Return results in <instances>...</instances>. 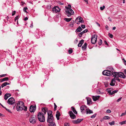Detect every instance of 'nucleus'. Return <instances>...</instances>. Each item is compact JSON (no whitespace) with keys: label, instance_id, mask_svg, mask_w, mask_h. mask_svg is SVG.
<instances>
[{"label":"nucleus","instance_id":"nucleus-1","mask_svg":"<svg viewBox=\"0 0 126 126\" xmlns=\"http://www.w3.org/2000/svg\"><path fill=\"white\" fill-rule=\"evenodd\" d=\"M44 114L42 112H39L37 115L38 119L39 121L41 122H44L45 121Z\"/></svg>","mask_w":126,"mask_h":126},{"label":"nucleus","instance_id":"nucleus-2","mask_svg":"<svg viewBox=\"0 0 126 126\" xmlns=\"http://www.w3.org/2000/svg\"><path fill=\"white\" fill-rule=\"evenodd\" d=\"M65 8L66 14L68 16L70 17L74 15V12L72 9L68 7H65Z\"/></svg>","mask_w":126,"mask_h":126},{"label":"nucleus","instance_id":"nucleus-3","mask_svg":"<svg viewBox=\"0 0 126 126\" xmlns=\"http://www.w3.org/2000/svg\"><path fill=\"white\" fill-rule=\"evenodd\" d=\"M113 77L117 78H119L118 77L121 78H124L125 77V76L124 73L122 72H114Z\"/></svg>","mask_w":126,"mask_h":126},{"label":"nucleus","instance_id":"nucleus-4","mask_svg":"<svg viewBox=\"0 0 126 126\" xmlns=\"http://www.w3.org/2000/svg\"><path fill=\"white\" fill-rule=\"evenodd\" d=\"M114 72L113 71L111 72L109 71L108 70H105L103 72L102 74L104 75L109 76L113 75V76Z\"/></svg>","mask_w":126,"mask_h":126},{"label":"nucleus","instance_id":"nucleus-5","mask_svg":"<svg viewBox=\"0 0 126 126\" xmlns=\"http://www.w3.org/2000/svg\"><path fill=\"white\" fill-rule=\"evenodd\" d=\"M111 79V82L110 83V85L112 86H114L115 83H117V81L120 82V79L119 78H117L115 77Z\"/></svg>","mask_w":126,"mask_h":126},{"label":"nucleus","instance_id":"nucleus-6","mask_svg":"<svg viewBox=\"0 0 126 126\" xmlns=\"http://www.w3.org/2000/svg\"><path fill=\"white\" fill-rule=\"evenodd\" d=\"M36 117L35 116L32 115L30 117L29 121L30 123L33 124L36 123Z\"/></svg>","mask_w":126,"mask_h":126},{"label":"nucleus","instance_id":"nucleus-7","mask_svg":"<svg viewBox=\"0 0 126 126\" xmlns=\"http://www.w3.org/2000/svg\"><path fill=\"white\" fill-rule=\"evenodd\" d=\"M18 106H20L21 107H23V108H25L24 109V110L25 111L27 110V107L25 106L24 104V103L22 101H18L17 103V105Z\"/></svg>","mask_w":126,"mask_h":126},{"label":"nucleus","instance_id":"nucleus-8","mask_svg":"<svg viewBox=\"0 0 126 126\" xmlns=\"http://www.w3.org/2000/svg\"><path fill=\"white\" fill-rule=\"evenodd\" d=\"M84 22L83 19L81 17H78L75 20V22L77 24H79L80 23H82Z\"/></svg>","mask_w":126,"mask_h":126},{"label":"nucleus","instance_id":"nucleus-9","mask_svg":"<svg viewBox=\"0 0 126 126\" xmlns=\"http://www.w3.org/2000/svg\"><path fill=\"white\" fill-rule=\"evenodd\" d=\"M54 119L53 116H48L47 121L48 123H49V124L54 123Z\"/></svg>","mask_w":126,"mask_h":126},{"label":"nucleus","instance_id":"nucleus-10","mask_svg":"<svg viewBox=\"0 0 126 126\" xmlns=\"http://www.w3.org/2000/svg\"><path fill=\"white\" fill-rule=\"evenodd\" d=\"M97 37V36H96L95 34L92 36L91 39V42L92 44H94L96 42Z\"/></svg>","mask_w":126,"mask_h":126},{"label":"nucleus","instance_id":"nucleus-11","mask_svg":"<svg viewBox=\"0 0 126 126\" xmlns=\"http://www.w3.org/2000/svg\"><path fill=\"white\" fill-rule=\"evenodd\" d=\"M111 89L110 88L107 89L108 93L110 95H113L115 93H117L118 91V90H116L114 91H112V92L111 91Z\"/></svg>","mask_w":126,"mask_h":126},{"label":"nucleus","instance_id":"nucleus-12","mask_svg":"<svg viewBox=\"0 0 126 126\" xmlns=\"http://www.w3.org/2000/svg\"><path fill=\"white\" fill-rule=\"evenodd\" d=\"M15 102L14 99L13 97H11L8 100L7 103L9 105H13Z\"/></svg>","mask_w":126,"mask_h":126},{"label":"nucleus","instance_id":"nucleus-13","mask_svg":"<svg viewBox=\"0 0 126 126\" xmlns=\"http://www.w3.org/2000/svg\"><path fill=\"white\" fill-rule=\"evenodd\" d=\"M69 114L72 119H74L76 118V116L73 113L72 111H69Z\"/></svg>","mask_w":126,"mask_h":126},{"label":"nucleus","instance_id":"nucleus-14","mask_svg":"<svg viewBox=\"0 0 126 126\" xmlns=\"http://www.w3.org/2000/svg\"><path fill=\"white\" fill-rule=\"evenodd\" d=\"M52 11L54 13H57L60 11V9L57 6L55 7L52 8Z\"/></svg>","mask_w":126,"mask_h":126},{"label":"nucleus","instance_id":"nucleus-15","mask_svg":"<svg viewBox=\"0 0 126 126\" xmlns=\"http://www.w3.org/2000/svg\"><path fill=\"white\" fill-rule=\"evenodd\" d=\"M82 120V119H78L76 120H73L72 122L74 124H78L80 123Z\"/></svg>","mask_w":126,"mask_h":126},{"label":"nucleus","instance_id":"nucleus-16","mask_svg":"<svg viewBox=\"0 0 126 126\" xmlns=\"http://www.w3.org/2000/svg\"><path fill=\"white\" fill-rule=\"evenodd\" d=\"M36 108L35 107L33 106H30L29 110L31 112H34Z\"/></svg>","mask_w":126,"mask_h":126},{"label":"nucleus","instance_id":"nucleus-17","mask_svg":"<svg viewBox=\"0 0 126 126\" xmlns=\"http://www.w3.org/2000/svg\"><path fill=\"white\" fill-rule=\"evenodd\" d=\"M16 110L18 111L24 110L25 108L23 107H21L20 106L17 105L16 107Z\"/></svg>","mask_w":126,"mask_h":126},{"label":"nucleus","instance_id":"nucleus-18","mask_svg":"<svg viewBox=\"0 0 126 126\" xmlns=\"http://www.w3.org/2000/svg\"><path fill=\"white\" fill-rule=\"evenodd\" d=\"M11 95L10 93H6L4 95V99L5 100H7L8 97H10Z\"/></svg>","mask_w":126,"mask_h":126},{"label":"nucleus","instance_id":"nucleus-19","mask_svg":"<svg viewBox=\"0 0 126 126\" xmlns=\"http://www.w3.org/2000/svg\"><path fill=\"white\" fill-rule=\"evenodd\" d=\"M99 97L100 96L99 95L97 96H92V98L94 101H95L99 98Z\"/></svg>","mask_w":126,"mask_h":126},{"label":"nucleus","instance_id":"nucleus-20","mask_svg":"<svg viewBox=\"0 0 126 126\" xmlns=\"http://www.w3.org/2000/svg\"><path fill=\"white\" fill-rule=\"evenodd\" d=\"M47 111V108H42V111L44 113V115L46 114Z\"/></svg>","mask_w":126,"mask_h":126},{"label":"nucleus","instance_id":"nucleus-21","mask_svg":"<svg viewBox=\"0 0 126 126\" xmlns=\"http://www.w3.org/2000/svg\"><path fill=\"white\" fill-rule=\"evenodd\" d=\"M86 98L87 100L88 104H90L92 103L91 99L90 98L86 97Z\"/></svg>","mask_w":126,"mask_h":126},{"label":"nucleus","instance_id":"nucleus-22","mask_svg":"<svg viewBox=\"0 0 126 126\" xmlns=\"http://www.w3.org/2000/svg\"><path fill=\"white\" fill-rule=\"evenodd\" d=\"M60 115V113L58 111H57L56 112V117L57 120H59V116Z\"/></svg>","mask_w":126,"mask_h":126},{"label":"nucleus","instance_id":"nucleus-23","mask_svg":"<svg viewBox=\"0 0 126 126\" xmlns=\"http://www.w3.org/2000/svg\"><path fill=\"white\" fill-rule=\"evenodd\" d=\"M84 40H81L79 42L78 45V46L79 47H81L82 44L83 43Z\"/></svg>","mask_w":126,"mask_h":126},{"label":"nucleus","instance_id":"nucleus-24","mask_svg":"<svg viewBox=\"0 0 126 126\" xmlns=\"http://www.w3.org/2000/svg\"><path fill=\"white\" fill-rule=\"evenodd\" d=\"M74 20H72L70 24L69 25V26L70 27H72L74 26Z\"/></svg>","mask_w":126,"mask_h":126},{"label":"nucleus","instance_id":"nucleus-25","mask_svg":"<svg viewBox=\"0 0 126 126\" xmlns=\"http://www.w3.org/2000/svg\"><path fill=\"white\" fill-rule=\"evenodd\" d=\"M86 113L87 114L93 113V111L92 110H90L89 109H86Z\"/></svg>","mask_w":126,"mask_h":126},{"label":"nucleus","instance_id":"nucleus-26","mask_svg":"<svg viewBox=\"0 0 126 126\" xmlns=\"http://www.w3.org/2000/svg\"><path fill=\"white\" fill-rule=\"evenodd\" d=\"M48 116H53L52 114V111L51 110H49L47 111Z\"/></svg>","mask_w":126,"mask_h":126},{"label":"nucleus","instance_id":"nucleus-27","mask_svg":"<svg viewBox=\"0 0 126 126\" xmlns=\"http://www.w3.org/2000/svg\"><path fill=\"white\" fill-rule=\"evenodd\" d=\"M71 109L73 111V112L75 114H77V112L75 109V108L72 107H71Z\"/></svg>","mask_w":126,"mask_h":126},{"label":"nucleus","instance_id":"nucleus-28","mask_svg":"<svg viewBox=\"0 0 126 126\" xmlns=\"http://www.w3.org/2000/svg\"><path fill=\"white\" fill-rule=\"evenodd\" d=\"M9 84L7 82H5L3 83L1 85V87L2 88H3L4 87L6 86L7 85H9Z\"/></svg>","mask_w":126,"mask_h":126},{"label":"nucleus","instance_id":"nucleus-29","mask_svg":"<svg viewBox=\"0 0 126 126\" xmlns=\"http://www.w3.org/2000/svg\"><path fill=\"white\" fill-rule=\"evenodd\" d=\"M86 108V107L85 106H82L80 108V110L81 111H82L83 110Z\"/></svg>","mask_w":126,"mask_h":126},{"label":"nucleus","instance_id":"nucleus-30","mask_svg":"<svg viewBox=\"0 0 126 126\" xmlns=\"http://www.w3.org/2000/svg\"><path fill=\"white\" fill-rule=\"evenodd\" d=\"M72 19V18H65L64 19V20L65 21H66L67 22H68L70 21Z\"/></svg>","mask_w":126,"mask_h":126},{"label":"nucleus","instance_id":"nucleus-31","mask_svg":"<svg viewBox=\"0 0 126 126\" xmlns=\"http://www.w3.org/2000/svg\"><path fill=\"white\" fill-rule=\"evenodd\" d=\"M87 45V43H85L82 47V48L83 49V50H85L86 49Z\"/></svg>","mask_w":126,"mask_h":126},{"label":"nucleus","instance_id":"nucleus-32","mask_svg":"<svg viewBox=\"0 0 126 126\" xmlns=\"http://www.w3.org/2000/svg\"><path fill=\"white\" fill-rule=\"evenodd\" d=\"M82 29L80 27H79L76 30L77 32H79L82 31Z\"/></svg>","mask_w":126,"mask_h":126},{"label":"nucleus","instance_id":"nucleus-33","mask_svg":"<svg viewBox=\"0 0 126 126\" xmlns=\"http://www.w3.org/2000/svg\"><path fill=\"white\" fill-rule=\"evenodd\" d=\"M119 124H120L121 125H122L124 124H126V120L125 121H122V122H120L119 123Z\"/></svg>","mask_w":126,"mask_h":126},{"label":"nucleus","instance_id":"nucleus-34","mask_svg":"<svg viewBox=\"0 0 126 126\" xmlns=\"http://www.w3.org/2000/svg\"><path fill=\"white\" fill-rule=\"evenodd\" d=\"M108 70L109 71H113V68L112 67H110V66H109V67H108Z\"/></svg>","mask_w":126,"mask_h":126},{"label":"nucleus","instance_id":"nucleus-35","mask_svg":"<svg viewBox=\"0 0 126 126\" xmlns=\"http://www.w3.org/2000/svg\"><path fill=\"white\" fill-rule=\"evenodd\" d=\"M110 119V117L108 116H105L103 117V119L105 120H108Z\"/></svg>","mask_w":126,"mask_h":126},{"label":"nucleus","instance_id":"nucleus-36","mask_svg":"<svg viewBox=\"0 0 126 126\" xmlns=\"http://www.w3.org/2000/svg\"><path fill=\"white\" fill-rule=\"evenodd\" d=\"M48 126H56L55 123H52L49 124Z\"/></svg>","mask_w":126,"mask_h":126},{"label":"nucleus","instance_id":"nucleus-37","mask_svg":"<svg viewBox=\"0 0 126 126\" xmlns=\"http://www.w3.org/2000/svg\"><path fill=\"white\" fill-rule=\"evenodd\" d=\"M8 80V77H5V78H3V79H2V81H6Z\"/></svg>","mask_w":126,"mask_h":126},{"label":"nucleus","instance_id":"nucleus-38","mask_svg":"<svg viewBox=\"0 0 126 126\" xmlns=\"http://www.w3.org/2000/svg\"><path fill=\"white\" fill-rule=\"evenodd\" d=\"M115 122L114 121H113L109 123V124L110 125L112 126V125H114L115 124Z\"/></svg>","mask_w":126,"mask_h":126},{"label":"nucleus","instance_id":"nucleus-39","mask_svg":"<svg viewBox=\"0 0 126 126\" xmlns=\"http://www.w3.org/2000/svg\"><path fill=\"white\" fill-rule=\"evenodd\" d=\"M102 40L100 39L99 40V41L98 42V44L100 45H101L102 44Z\"/></svg>","mask_w":126,"mask_h":126},{"label":"nucleus","instance_id":"nucleus-40","mask_svg":"<svg viewBox=\"0 0 126 126\" xmlns=\"http://www.w3.org/2000/svg\"><path fill=\"white\" fill-rule=\"evenodd\" d=\"M105 6L104 5H103L102 7H100V8L101 10H103L105 8Z\"/></svg>","mask_w":126,"mask_h":126},{"label":"nucleus","instance_id":"nucleus-41","mask_svg":"<svg viewBox=\"0 0 126 126\" xmlns=\"http://www.w3.org/2000/svg\"><path fill=\"white\" fill-rule=\"evenodd\" d=\"M84 33V32H83L82 31V32H81L79 33V36L80 37H81L82 36V35Z\"/></svg>","mask_w":126,"mask_h":126},{"label":"nucleus","instance_id":"nucleus-42","mask_svg":"<svg viewBox=\"0 0 126 126\" xmlns=\"http://www.w3.org/2000/svg\"><path fill=\"white\" fill-rule=\"evenodd\" d=\"M72 50L71 48H70L69 50H68V52L69 54H71L72 52Z\"/></svg>","mask_w":126,"mask_h":126},{"label":"nucleus","instance_id":"nucleus-43","mask_svg":"<svg viewBox=\"0 0 126 126\" xmlns=\"http://www.w3.org/2000/svg\"><path fill=\"white\" fill-rule=\"evenodd\" d=\"M109 37L111 38H112L113 37V35L111 34H110V33H109Z\"/></svg>","mask_w":126,"mask_h":126},{"label":"nucleus","instance_id":"nucleus-44","mask_svg":"<svg viewBox=\"0 0 126 126\" xmlns=\"http://www.w3.org/2000/svg\"><path fill=\"white\" fill-rule=\"evenodd\" d=\"M27 9H28V8H27V7H25L23 9V10L24 12H27L26 10Z\"/></svg>","mask_w":126,"mask_h":126},{"label":"nucleus","instance_id":"nucleus-45","mask_svg":"<svg viewBox=\"0 0 126 126\" xmlns=\"http://www.w3.org/2000/svg\"><path fill=\"white\" fill-rule=\"evenodd\" d=\"M96 115V114H94L92 115V116H91V118H94L95 117Z\"/></svg>","mask_w":126,"mask_h":126},{"label":"nucleus","instance_id":"nucleus-46","mask_svg":"<svg viewBox=\"0 0 126 126\" xmlns=\"http://www.w3.org/2000/svg\"><path fill=\"white\" fill-rule=\"evenodd\" d=\"M54 110H56V108L57 107V106L56 105L55 103H54Z\"/></svg>","mask_w":126,"mask_h":126},{"label":"nucleus","instance_id":"nucleus-47","mask_svg":"<svg viewBox=\"0 0 126 126\" xmlns=\"http://www.w3.org/2000/svg\"><path fill=\"white\" fill-rule=\"evenodd\" d=\"M106 112L108 113H110L111 111L109 109H108L106 111Z\"/></svg>","mask_w":126,"mask_h":126},{"label":"nucleus","instance_id":"nucleus-48","mask_svg":"<svg viewBox=\"0 0 126 126\" xmlns=\"http://www.w3.org/2000/svg\"><path fill=\"white\" fill-rule=\"evenodd\" d=\"M122 98L121 97L119 98L117 100V102H119L122 99Z\"/></svg>","mask_w":126,"mask_h":126},{"label":"nucleus","instance_id":"nucleus-49","mask_svg":"<svg viewBox=\"0 0 126 126\" xmlns=\"http://www.w3.org/2000/svg\"><path fill=\"white\" fill-rule=\"evenodd\" d=\"M81 27L82 28L84 29L85 28V26L84 25H82Z\"/></svg>","mask_w":126,"mask_h":126},{"label":"nucleus","instance_id":"nucleus-50","mask_svg":"<svg viewBox=\"0 0 126 126\" xmlns=\"http://www.w3.org/2000/svg\"><path fill=\"white\" fill-rule=\"evenodd\" d=\"M126 112H125V113H122V114L121 116H124V115H126Z\"/></svg>","mask_w":126,"mask_h":126},{"label":"nucleus","instance_id":"nucleus-51","mask_svg":"<svg viewBox=\"0 0 126 126\" xmlns=\"http://www.w3.org/2000/svg\"><path fill=\"white\" fill-rule=\"evenodd\" d=\"M123 60L124 61V63L125 65H126V61L124 59H123Z\"/></svg>","mask_w":126,"mask_h":126},{"label":"nucleus","instance_id":"nucleus-52","mask_svg":"<svg viewBox=\"0 0 126 126\" xmlns=\"http://www.w3.org/2000/svg\"><path fill=\"white\" fill-rule=\"evenodd\" d=\"M16 13V11H14L12 13V15L13 16Z\"/></svg>","mask_w":126,"mask_h":126},{"label":"nucleus","instance_id":"nucleus-53","mask_svg":"<svg viewBox=\"0 0 126 126\" xmlns=\"http://www.w3.org/2000/svg\"><path fill=\"white\" fill-rule=\"evenodd\" d=\"M87 31H88V30L86 29H85V30H84L83 31V32L84 33L85 32H87Z\"/></svg>","mask_w":126,"mask_h":126},{"label":"nucleus","instance_id":"nucleus-54","mask_svg":"<svg viewBox=\"0 0 126 126\" xmlns=\"http://www.w3.org/2000/svg\"><path fill=\"white\" fill-rule=\"evenodd\" d=\"M105 28L106 29L108 30H109V27L107 25H106L105 26Z\"/></svg>","mask_w":126,"mask_h":126},{"label":"nucleus","instance_id":"nucleus-55","mask_svg":"<svg viewBox=\"0 0 126 126\" xmlns=\"http://www.w3.org/2000/svg\"><path fill=\"white\" fill-rule=\"evenodd\" d=\"M96 92H97V93L98 94H99L100 93V91L99 90H97V91H96Z\"/></svg>","mask_w":126,"mask_h":126},{"label":"nucleus","instance_id":"nucleus-56","mask_svg":"<svg viewBox=\"0 0 126 126\" xmlns=\"http://www.w3.org/2000/svg\"><path fill=\"white\" fill-rule=\"evenodd\" d=\"M28 19V18L27 17H26L25 18H24V20L25 21H26Z\"/></svg>","mask_w":126,"mask_h":126},{"label":"nucleus","instance_id":"nucleus-57","mask_svg":"<svg viewBox=\"0 0 126 126\" xmlns=\"http://www.w3.org/2000/svg\"><path fill=\"white\" fill-rule=\"evenodd\" d=\"M96 24L99 27L100 26V24L98 23V22H96Z\"/></svg>","mask_w":126,"mask_h":126},{"label":"nucleus","instance_id":"nucleus-58","mask_svg":"<svg viewBox=\"0 0 126 126\" xmlns=\"http://www.w3.org/2000/svg\"><path fill=\"white\" fill-rule=\"evenodd\" d=\"M83 0L84 1L86 2L87 4H88V0Z\"/></svg>","mask_w":126,"mask_h":126},{"label":"nucleus","instance_id":"nucleus-59","mask_svg":"<svg viewBox=\"0 0 126 126\" xmlns=\"http://www.w3.org/2000/svg\"><path fill=\"white\" fill-rule=\"evenodd\" d=\"M7 111L8 112H10V113H12V112L11 110L9 109H8V110H7Z\"/></svg>","mask_w":126,"mask_h":126},{"label":"nucleus","instance_id":"nucleus-60","mask_svg":"<svg viewBox=\"0 0 126 126\" xmlns=\"http://www.w3.org/2000/svg\"><path fill=\"white\" fill-rule=\"evenodd\" d=\"M33 26V24L32 23L30 26V27L31 28H32Z\"/></svg>","mask_w":126,"mask_h":126},{"label":"nucleus","instance_id":"nucleus-61","mask_svg":"<svg viewBox=\"0 0 126 126\" xmlns=\"http://www.w3.org/2000/svg\"><path fill=\"white\" fill-rule=\"evenodd\" d=\"M18 17L17 16H16L15 19V21H16V20H17L18 19Z\"/></svg>","mask_w":126,"mask_h":126},{"label":"nucleus","instance_id":"nucleus-62","mask_svg":"<svg viewBox=\"0 0 126 126\" xmlns=\"http://www.w3.org/2000/svg\"><path fill=\"white\" fill-rule=\"evenodd\" d=\"M105 44H106V45H108V43L106 41H105Z\"/></svg>","mask_w":126,"mask_h":126},{"label":"nucleus","instance_id":"nucleus-63","mask_svg":"<svg viewBox=\"0 0 126 126\" xmlns=\"http://www.w3.org/2000/svg\"><path fill=\"white\" fill-rule=\"evenodd\" d=\"M68 8H70L71 7V5L69 4L68 5Z\"/></svg>","mask_w":126,"mask_h":126},{"label":"nucleus","instance_id":"nucleus-64","mask_svg":"<svg viewBox=\"0 0 126 126\" xmlns=\"http://www.w3.org/2000/svg\"><path fill=\"white\" fill-rule=\"evenodd\" d=\"M64 126H69L68 125V124H66Z\"/></svg>","mask_w":126,"mask_h":126}]
</instances>
